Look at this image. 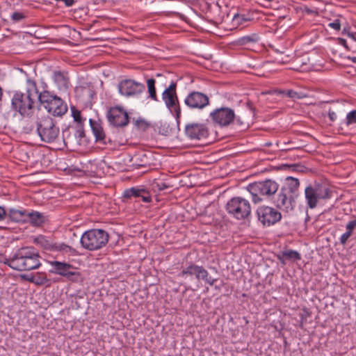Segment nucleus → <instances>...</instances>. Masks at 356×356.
I'll use <instances>...</instances> for the list:
<instances>
[{
  "mask_svg": "<svg viewBox=\"0 0 356 356\" xmlns=\"http://www.w3.org/2000/svg\"><path fill=\"white\" fill-rule=\"evenodd\" d=\"M39 94L35 81L28 78L26 82V92H16L12 98L13 109L23 116L31 115L33 111L35 100L38 99Z\"/></svg>",
  "mask_w": 356,
  "mask_h": 356,
  "instance_id": "nucleus-1",
  "label": "nucleus"
},
{
  "mask_svg": "<svg viewBox=\"0 0 356 356\" xmlns=\"http://www.w3.org/2000/svg\"><path fill=\"white\" fill-rule=\"evenodd\" d=\"M38 252L32 247L19 249L13 257L4 262L14 270H31L38 268L41 264Z\"/></svg>",
  "mask_w": 356,
  "mask_h": 356,
  "instance_id": "nucleus-2",
  "label": "nucleus"
},
{
  "mask_svg": "<svg viewBox=\"0 0 356 356\" xmlns=\"http://www.w3.org/2000/svg\"><path fill=\"white\" fill-rule=\"evenodd\" d=\"M109 235L104 229H92L85 232L80 239L83 248L89 251L98 250L108 242Z\"/></svg>",
  "mask_w": 356,
  "mask_h": 356,
  "instance_id": "nucleus-3",
  "label": "nucleus"
},
{
  "mask_svg": "<svg viewBox=\"0 0 356 356\" xmlns=\"http://www.w3.org/2000/svg\"><path fill=\"white\" fill-rule=\"evenodd\" d=\"M36 131L42 141L53 143L59 136V128L54 120L47 115H41L35 121Z\"/></svg>",
  "mask_w": 356,
  "mask_h": 356,
  "instance_id": "nucleus-4",
  "label": "nucleus"
},
{
  "mask_svg": "<svg viewBox=\"0 0 356 356\" xmlns=\"http://www.w3.org/2000/svg\"><path fill=\"white\" fill-rule=\"evenodd\" d=\"M225 209L230 216L238 220L248 219L252 213L250 201L241 196L233 197L229 200Z\"/></svg>",
  "mask_w": 356,
  "mask_h": 356,
  "instance_id": "nucleus-5",
  "label": "nucleus"
},
{
  "mask_svg": "<svg viewBox=\"0 0 356 356\" xmlns=\"http://www.w3.org/2000/svg\"><path fill=\"white\" fill-rule=\"evenodd\" d=\"M278 188L279 184L271 179L256 181L248 186V191L251 194L252 201L255 204L261 202L263 200L262 197H271L278 191Z\"/></svg>",
  "mask_w": 356,
  "mask_h": 356,
  "instance_id": "nucleus-6",
  "label": "nucleus"
},
{
  "mask_svg": "<svg viewBox=\"0 0 356 356\" xmlns=\"http://www.w3.org/2000/svg\"><path fill=\"white\" fill-rule=\"evenodd\" d=\"M332 195V191L325 184H309L305 189L306 203L311 209H315L319 201L330 199Z\"/></svg>",
  "mask_w": 356,
  "mask_h": 356,
  "instance_id": "nucleus-7",
  "label": "nucleus"
},
{
  "mask_svg": "<svg viewBox=\"0 0 356 356\" xmlns=\"http://www.w3.org/2000/svg\"><path fill=\"white\" fill-rule=\"evenodd\" d=\"M40 104L54 116H62L67 111V104L59 97L44 90L38 95Z\"/></svg>",
  "mask_w": 356,
  "mask_h": 356,
  "instance_id": "nucleus-8",
  "label": "nucleus"
},
{
  "mask_svg": "<svg viewBox=\"0 0 356 356\" xmlns=\"http://www.w3.org/2000/svg\"><path fill=\"white\" fill-rule=\"evenodd\" d=\"M53 268L51 272L65 277L72 282H79L83 280V277L79 272L75 271V268L66 262L53 261L50 262Z\"/></svg>",
  "mask_w": 356,
  "mask_h": 356,
  "instance_id": "nucleus-9",
  "label": "nucleus"
},
{
  "mask_svg": "<svg viewBox=\"0 0 356 356\" xmlns=\"http://www.w3.org/2000/svg\"><path fill=\"white\" fill-rule=\"evenodd\" d=\"M195 276L197 280H202L210 286L214 284L216 280L209 276V272L202 266L191 263L188 266L184 268L179 273L180 277Z\"/></svg>",
  "mask_w": 356,
  "mask_h": 356,
  "instance_id": "nucleus-10",
  "label": "nucleus"
},
{
  "mask_svg": "<svg viewBox=\"0 0 356 356\" xmlns=\"http://www.w3.org/2000/svg\"><path fill=\"white\" fill-rule=\"evenodd\" d=\"M119 92L127 97L140 95L145 90V85L133 79H124L118 83Z\"/></svg>",
  "mask_w": 356,
  "mask_h": 356,
  "instance_id": "nucleus-11",
  "label": "nucleus"
},
{
  "mask_svg": "<svg viewBox=\"0 0 356 356\" xmlns=\"http://www.w3.org/2000/svg\"><path fill=\"white\" fill-rule=\"evenodd\" d=\"M257 214L258 220L264 226L274 225L282 218V215L277 210L268 206L259 207L257 210Z\"/></svg>",
  "mask_w": 356,
  "mask_h": 356,
  "instance_id": "nucleus-12",
  "label": "nucleus"
},
{
  "mask_svg": "<svg viewBox=\"0 0 356 356\" xmlns=\"http://www.w3.org/2000/svg\"><path fill=\"white\" fill-rule=\"evenodd\" d=\"M177 84L175 82H171L170 86L163 92L162 99L165 106L170 111H174L177 117L180 115V108L179 107V102L176 93Z\"/></svg>",
  "mask_w": 356,
  "mask_h": 356,
  "instance_id": "nucleus-13",
  "label": "nucleus"
},
{
  "mask_svg": "<svg viewBox=\"0 0 356 356\" xmlns=\"http://www.w3.org/2000/svg\"><path fill=\"white\" fill-rule=\"evenodd\" d=\"M273 203L277 208L289 213L296 207V197L280 188L278 194L274 197Z\"/></svg>",
  "mask_w": 356,
  "mask_h": 356,
  "instance_id": "nucleus-14",
  "label": "nucleus"
},
{
  "mask_svg": "<svg viewBox=\"0 0 356 356\" xmlns=\"http://www.w3.org/2000/svg\"><path fill=\"white\" fill-rule=\"evenodd\" d=\"M108 121L117 127H125L129 123L128 113L122 107L111 108L107 113Z\"/></svg>",
  "mask_w": 356,
  "mask_h": 356,
  "instance_id": "nucleus-15",
  "label": "nucleus"
},
{
  "mask_svg": "<svg viewBox=\"0 0 356 356\" xmlns=\"http://www.w3.org/2000/svg\"><path fill=\"white\" fill-rule=\"evenodd\" d=\"M184 103L191 109L200 110L209 104V98L202 92L193 91L186 97Z\"/></svg>",
  "mask_w": 356,
  "mask_h": 356,
  "instance_id": "nucleus-16",
  "label": "nucleus"
},
{
  "mask_svg": "<svg viewBox=\"0 0 356 356\" xmlns=\"http://www.w3.org/2000/svg\"><path fill=\"white\" fill-rule=\"evenodd\" d=\"M210 117L213 122L220 126H227L234 120L235 115L232 109L224 107L212 111Z\"/></svg>",
  "mask_w": 356,
  "mask_h": 356,
  "instance_id": "nucleus-17",
  "label": "nucleus"
},
{
  "mask_svg": "<svg viewBox=\"0 0 356 356\" xmlns=\"http://www.w3.org/2000/svg\"><path fill=\"white\" fill-rule=\"evenodd\" d=\"M186 136L191 140H200L209 136V129L203 124L192 123L185 127Z\"/></svg>",
  "mask_w": 356,
  "mask_h": 356,
  "instance_id": "nucleus-18",
  "label": "nucleus"
},
{
  "mask_svg": "<svg viewBox=\"0 0 356 356\" xmlns=\"http://www.w3.org/2000/svg\"><path fill=\"white\" fill-rule=\"evenodd\" d=\"M124 196L125 197H141L144 202L148 203L152 201V197L149 191L143 188L133 187L127 189L124 192Z\"/></svg>",
  "mask_w": 356,
  "mask_h": 356,
  "instance_id": "nucleus-19",
  "label": "nucleus"
},
{
  "mask_svg": "<svg viewBox=\"0 0 356 356\" xmlns=\"http://www.w3.org/2000/svg\"><path fill=\"white\" fill-rule=\"evenodd\" d=\"M299 186L300 181L298 179L294 178L293 177H286L284 183L282 186L281 188L296 198Z\"/></svg>",
  "mask_w": 356,
  "mask_h": 356,
  "instance_id": "nucleus-20",
  "label": "nucleus"
},
{
  "mask_svg": "<svg viewBox=\"0 0 356 356\" xmlns=\"http://www.w3.org/2000/svg\"><path fill=\"white\" fill-rule=\"evenodd\" d=\"M90 125L97 141H103L105 139V133L99 120L90 119Z\"/></svg>",
  "mask_w": 356,
  "mask_h": 356,
  "instance_id": "nucleus-21",
  "label": "nucleus"
},
{
  "mask_svg": "<svg viewBox=\"0 0 356 356\" xmlns=\"http://www.w3.org/2000/svg\"><path fill=\"white\" fill-rule=\"evenodd\" d=\"M53 79L59 90H67L70 85L68 77L61 72H54Z\"/></svg>",
  "mask_w": 356,
  "mask_h": 356,
  "instance_id": "nucleus-22",
  "label": "nucleus"
},
{
  "mask_svg": "<svg viewBox=\"0 0 356 356\" xmlns=\"http://www.w3.org/2000/svg\"><path fill=\"white\" fill-rule=\"evenodd\" d=\"M278 259L281 263L285 264L286 260L298 261L301 259L300 254L298 252L293 250H287L282 251L280 254L277 256Z\"/></svg>",
  "mask_w": 356,
  "mask_h": 356,
  "instance_id": "nucleus-23",
  "label": "nucleus"
},
{
  "mask_svg": "<svg viewBox=\"0 0 356 356\" xmlns=\"http://www.w3.org/2000/svg\"><path fill=\"white\" fill-rule=\"evenodd\" d=\"M28 212L26 210H18L10 209L8 211V216L13 222H19L25 221L27 218Z\"/></svg>",
  "mask_w": 356,
  "mask_h": 356,
  "instance_id": "nucleus-24",
  "label": "nucleus"
},
{
  "mask_svg": "<svg viewBox=\"0 0 356 356\" xmlns=\"http://www.w3.org/2000/svg\"><path fill=\"white\" fill-rule=\"evenodd\" d=\"M37 245L47 250H54V244L46 236H39L35 240Z\"/></svg>",
  "mask_w": 356,
  "mask_h": 356,
  "instance_id": "nucleus-25",
  "label": "nucleus"
},
{
  "mask_svg": "<svg viewBox=\"0 0 356 356\" xmlns=\"http://www.w3.org/2000/svg\"><path fill=\"white\" fill-rule=\"evenodd\" d=\"M259 40V36L257 33H252L248 35H245L238 39V43L240 45H248L254 44Z\"/></svg>",
  "mask_w": 356,
  "mask_h": 356,
  "instance_id": "nucleus-26",
  "label": "nucleus"
},
{
  "mask_svg": "<svg viewBox=\"0 0 356 356\" xmlns=\"http://www.w3.org/2000/svg\"><path fill=\"white\" fill-rule=\"evenodd\" d=\"M54 250L61 252L63 254H67L69 255H73L75 253V250L71 246L66 245L63 243H54Z\"/></svg>",
  "mask_w": 356,
  "mask_h": 356,
  "instance_id": "nucleus-27",
  "label": "nucleus"
},
{
  "mask_svg": "<svg viewBox=\"0 0 356 356\" xmlns=\"http://www.w3.org/2000/svg\"><path fill=\"white\" fill-rule=\"evenodd\" d=\"M27 218H29L33 225L37 226L40 225L44 222L43 216L38 211L28 213Z\"/></svg>",
  "mask_w": 356,
  "mask_h": 356,
  "instance_id": "nucleus-28",
  "label": "nucleus"
},
{
  "mask_svg": "<svg viewBox=\"0 0 356 356\" xmlns=\"http://www.w3.org/2000/svg\"><path fill=\"white\" fill-rule=\"evenodd\" d=\"M155 80L154 79H149L147 81V90L149 95V97L154 101H157V95L155 88Z\"/></svg>",
  "mask_w": 356,
  "mask_h": 356,
  "instance_id": "nucleus-29",
  "label": "nucleus"
},
{
  "mask_svg": "<svg viewBox=\"0 0 356 356\" xmlns=\"http://www.w3.org/2000/svg\"><path fill=\"white\" fill-rule=\"evenodd\" d=\"M344 123L347 127L353 124H356V110H353L347 113Z\"/></svg>",
  "mask_w": 356,
  "mask_h": 356,
  "instance_id": "nucleus-30",
  "label": "nucleus"
},
{
  "mask_svg": "<svg viewBox=\"0 0 356 356\" xmlns=\"http://www.w3.org/2000/svg\"><path fill=\"white\" fill-rule=\"evenodd\" d=\"M71 111L74 121L81 125L85 120L82 118L81 112L79 110H77L74 106H72L71 108Z\"/></svg>",
  "mask_w": 356,
  "mask_h": 356,
  "instance_id": "nucleus-31",
  "label": "nucleus"
},
{
  "mask_svg": "<svg viewBox=\"0 0 356 356\" xmlns=\"http://www.w3.org/2000/svg\"><path fill=\"white\" fill-rule=\"evenodd\" d=\"M168 188V185L163 181H154L152 188L154 191H161Z\"/></svg>",
  "mask_w": 356,
  "mask_h": 356,
  "instance_id": "nucleus-32",
  "label": "nucleus"
},
{
  "mask_svg": "<svg viewBox=\"0 0 356 356\" xmlns=\"http://www.w3.org/2000/svg\"><path fill=\"white\" fill-rule=\"evenodd\" d=\"M278 94H284L287 97L293 98V99H300V96L298 95V93L293 90H278Z\"/></svg>",
  "mask_w": 356,
  "mask_h": 356,
  "instance_id": "nucleus-33",
  "label": "nucleus"
},
{
  "mask_svg": "<svg viewBox=\"0 0 356 356\" xmlns=\"http://www.w3.org/2000/svg\"><path fill=\"white\" fill-rule=\"evenodd\" d=\"M352 234V232L346 229V232H344L339 238L340 243L342 245H346Z\"/></svg>",
  "mask_w": 356,
  "mask_h": 356,
  "instance_id": "nucleus-34",
  "label": "nucleus"
},
{
  "mask_svg": "<svg viewBox=\"0 0 356 356\" xmlns=\"http://www.w3.org/2000/svg\"><path fill=\"white\" fill-rule=\"evenodd\" d=\"M245 22H247V19L243 16L239 15H234L233 18V22L236 25L242 24Z\"/></svg>",
  "mask_w": 356,
  "mask_h": 356,
  "instance_id": "nucleus-35",
  "label": "nucleus"
},
{
  "mask_svg": "<svg viewBox=\"0 0 356 356\" xmlns=\"http://www.w3.org/2000/svg\"><path fill=\"white\" fill-rule=\"evenodd\" d=\"M356 228V219L350 220L346 225V229L350 231L353 233L354 229Z\"/></svg>",
  "mask_w": 356,
  "mask_h": 356,
  "instance_id": "nucleus-36",
  "label": "nucleus"
},
{
  "mask_svg": "<svg viewBox=\"0 0 356 356\" xmlns=\"http://www.w3.org/2000/svg\"><path fill=\"white\" fill-rule=\"evenodd\" d=\"M329 26L336 31H339L341 29V23L339 19L334 20V22L329 24Z\"/></svg>",
  "mask_w": 356,
  "mask_h": 356,
  "instance_id": "nucleus-37",
  "label": "nucleus"
},
{
  "mask_svg": "<svg viewBox=\"0 0 356 356\" xmlns=\"http://www.w3.org/2000/svg\"><path fill=\"white\" fill-rule=\"evenodd\" d=\"M11 17L15 21H20L21 19H22L24 17V15L22 13L15 12L13 13Z\"/></svg>",
  "mask_w": 356,
  "mask_h": 356,
  "instance_id": "nucleus-38",
  "label": "nucleus"
},
{
  "mask_svg": "<svg viewBox=\"0 0 356 356\" xmlns=\"http://www.w3.org/2000/svg\"><path fill=\"white\" fill-rule=\"evenodd\" d=\"M328 117L331 121H334L337 119V114L334 111L330 110L328 111Z\"/></svg>",
  "mask_w": 356,
  "mask_h": 356,
  "instance_id": "nucleus-39",
  "label": "nucleus"
},
{
  "mask_svg": "<svg viewBox=\"0 0 356 356\" xmlns=\"http://www.w3.org/2000/svg\"><path fill=\"white\" fill-rule=\"evenodd\" d=\"M7 216V213L3 207H0V220H3Z\"/></svg>",
  "mask_w": 356,
  "mask_h": 356,
  "instance_id": "nucleus-40",
  "label": "nucleus"
},
{
  "mask_svg": "<svg viewBox=\"0 0 356 356\" xmlns=\"http://www.w3.org/2000/svg\"><path fill=\"white\" fill-rule=\"evenodd\" d=\"M339 40V44L343 46L345 48L348 49V45H347V42L345 39L343 38H339L338 39Z\"/></svg>",
  "mask_w": 356,
  "mask_h": 356,
  "instance_id": "nucleus-41",
  "label": "nucleus"
},
{
  "mask_svg": "<svg viewBox=\"0 0 356 356\" xmlns=\"http://www.w3.org/2000/svg\"><path fill=\"white\" fill-rule=\"evenodd\" d=\"M67 7L72 6L74 3V0H62Z\"/></svg>",
  "mask_w": 356,
  "mask_h": 356,
  "instance_id": "nucleus-42",
  "label": "nucleus"
},
{
  "mask_svg": "<svg viewBox=\"0 0 356 356\" xmlns=\"http://www.w3.org/2000/svg\"><path fill=\"white\" fill-rule=\"evenodd\" d=\"M348 35L349 38H352L353 40H356L355 34H354L353 33H349L348 34Z\"/></svg>",
  "mask_w": 356,
  "mask_h": 356,
  "instance_id": "nucleus-43",
  "label": "nucleus"
},
{
  "mask_svg": "<svg viewBox=\"0 0 356 356\" xmlns=\"http://www.w3.org/2000/svg\"><path fill=\"white\" fill-rule=\"evenodd\" d=\"M77 132L79 133V136H82V135L83 134V131L82 130V129H79Z\"/></svg>",
  "mask_w": 356,
  "mask_h": 356,
  "instance_id": "nucleus-44",
  "label": "nucleus"
},
{
  "mask_svg": "<svg viewBox=\"0 0 356 356\" xmlns=\"http://www.w3.org/2000/svg\"><path fill=\"white\" fill-rule=\"evenodd\" d=\"M2 95H3V91H2L1 88L0 87V101L1 100Z\"/></svg>",
  "mask_w": 356,
  "mask_h": 356,
  "instance_id": "nucleus-45",
  "label": "nucleus"
}]
</instances>
